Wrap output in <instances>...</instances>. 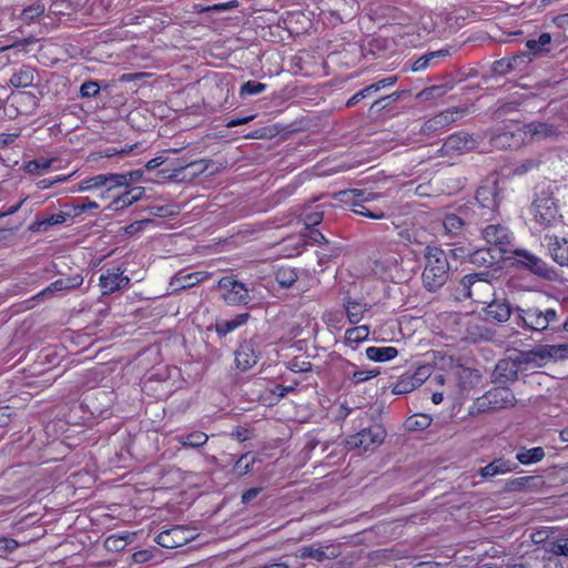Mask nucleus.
<instances>
[{"mask_svg":"<svg viewBox=\"0 0 568 568\" xmlns=\"http://www.w3.org/2000/svg\"><path fill=\"white\" fill-rule=\"evenodd\" d=\"M534 134L552 135L556 130L547 123H538L534 128Z\"/></svg>","mask_w":568,"mask_h":568,"instance_id":"obj_61","label":"nucleus"},{"mask_svg":"<svg viewBox=\"0 0 568 568\" xmlns=\"http://www.w3.org/2000/svg\"><path fill=\"white\" fill-rule=\"evenodd\" d=\"M536 477H518L506 484L508 490H524L530 487V483L535 481Z\"/></svg>","mask_w":568,"mask_h":568,"instance_id":"obj_48","label":"nucleus"},{"mask_svg":"<svg viewBox=\"0 0 568 568\" xmlns=\"http://www.w3.org/2000/svg\"><path fill=\"white\" fill-rule=\"evenodd\" d=\"M130 284V277L124 274V270L119 266L105 268L99 278V285L103 295L112 294L123 290Z\"/></svg>","mask_w":568,"mask_h":568,"instance_id":"obj_13","label":"nucleus"},{"mask_svg":"<svg viewBox=\"0 0 568 568\" xmlns=\"http://www.w3.org/2000/svg\"><path fill=\"white\" fill-rule=\"evenodd\" d=\"M298 558H312L318 562L327 559H334L337 557V552L333 546L317 547L315 545H308L301 547L296 555Z\"/></svg>","mask_w":568,"mask_h":568,"instance_id":"obj_17","label":"nucleus"},{"mask_svg":"<svg viewBox=\"0 0 568 568\" xmlns=\"http://www.w3.org/2000/svg\"><path fill=\"white\" fill-rule=\"evenodd\" d=\"M369 328L367 325H359L346 329L345 339L347 343H359L368 338Z\"/></svg>","mask_w":568,"mask_h":568,"instance_id":"obj_40","label":"nucleus"},{"mask_svg":"<svg viewBox=\"0 0 568 568\" xmlns=\"http://www.w3.org/2000/svg\"><path fill=\"white\" fill-rule=\"evenodd\" d=\"M483 236L485 241L490 244L489 247L496 248L497 247V225H487L483 230Z\"/></svg>","mask_w":568,"mask_h":568,"instance_id":"obj_56","label":"nucleus"},{"mask_svg":"<svg viewBox=\"0 0 568 568\" xmlns=\"http://www.w3.org/2000/svg\"><path fill=\"white\" fill-rule=\"evenodd\" d=\"M449 55V51L447 49H440L437 51H432L425 53L417 60H415L412 64L413 72H420L426 70L427 68L434 67L436 64V60L439 58H446Z\"/></svg>","mask_w":568,"mask_h":568,"instance_id":"obj_24","label":"nucleus"},{"mask_svg":"<svg viewBox=\"0 0 568 568\" xmlns=\"http://www.w3.org/2000/svg\"><path fill=\"white\" fill-rule=\"evenodd\" d=\"M544 552L555 557L568 558V538H551L549 541L545 542Z\"/></svg>","mask_w":568,"mask_h":568,"instance_id":"obj_28","label":"nucleus"},{"mask_svg":"<svg viewBox=\"0 0 568 568\" xmlns=\"http://www.w3.org/2000/svg\"><path fill=\"white\" fill-rule=\"evenodd\" d=\"M296 280L297 272L293 267L282 266L275 272V281L283 288L291 287L296 282Z\"/></svg>","mask_w":568,"mask_h":568,"instance_id":"obj_35","label":"nucleus"},{"mask_svg":"<svg viewBox=\"0 0 568 568\" xmlns=\"http://www.w3.org/2000/svg\"><path fill=\"white\" fill-rule=\"evenodd\" d=\"M523 364H525V362L523 361V357H520V353L515 354V356H509L508 358L500 359L499 384L503 381H515Z\"/></svg>","mask_w":568,"mask_h":568,"instance_id":"obj_15","label":"nucleus"},{"mask_svg":"<svg viewBox=\"0 0 568 568\" xmlns=\"http://www.w3.org/2000/svg\"><path fill=\"white\" fill-rule=\"evenodd\" d=\"M257 362V354L251 342L242 343L235 352L236 367L243 372L252 368Z\"/></svg>","mask_w":568,"mask_h":568,"instance_id":"obj_16","label":"nucleus"},{"mask_svg":"<svg viewBox=\"0 0 568 568\" xmlns=\"http://www.w3.org/2000/svg\"><path fill=\"white\" fill-rule=\"evenodd\" d=\"M365 355L373 362L383 363L397 357L398 349L393 346H369L365 349Z\"/></svg>","mask_w":568,"mask_h":568,"instance_id":"obj_23","label":"nucleus"},{"mask_svg":"<svg viewBox=\"0 0 568 568\" xmlns=\"http://www.w3.org/2000/svg\"><path fill=\"white\" fill-rule=\"evenodd\" d=\"M476 200L483 209L489 210L494 215L497 207V180H494L489 185L478 187Z\"/></svg>","mask_w":568,"mask_h":568,"instance_id":"obj_18","label":"nucleus"},{"mask_svg":"<svg viewBox=\"0 0 568 568\" xmlns=\"http://www.w3.org/2000/svg\"><path fill=\"white\" fill-rule=\"evenodd\" d=\"M134 536L135 532L114 534L104 540V546L110 551H121L128 542L132 541Z\"/></svg>","mask_w":568,"mask_h":568,"instance_id":"obj_31","label":"nucleus"},{"mask_svg":"<svg viewBox=\"0 0 568 568\" xmlns=\"http://www.w3.org/2000/svg\"><path fill=\"white\" fill-rule=\"evenodd\" d=\"M209 440V436L200 430H194L190 434H181L176 436V442L182 447L197 448L204 446Z\"/></svg>","mask_w":568,"mask_h":568,"instance_id":"obj_27","label":"nucleus"},{"mask_svg":"<svg viewBox=\"0 0 568 568\" xmlns=\"http://www.w3.org/2000/svg\"><path fill=\"white\" fill-rule=\"evenodd\" d=\"M403 92L395 91L388 95L375 100L371 109L382 110L385 109L389 103L397 101Z\"/></svg>","mask_w":568,"mask_h":568,"instance_id":"obj_51","label":"nucleus"},{"mask_svg":"<svg viewBox=\"0 0 568 568\" xmlns=\"http://www.w3.org/2000/svg\"><path fill=\"white\" fill-rule=\"evenodd\" d=\"M294 390H295L294 386H285V385H282V384H277V385L274 386L272 392L277 397L283 398L288 393L294 392Z\"/></svg>","mask_w":568,"mask_h":568,"instance_id":"obj_63","label":"nucleus"},{"mask_svg":"<svg viewBox=\"0 0 568 568\" xmlns=\"http://www.w3.org/2000/svg\"><path fill=\"white\" fill-rule=\"evenodd\" d=\"M255 457L250 453L243 454L235 463L233 467V473L237 477H242L250 473L255 464Z\"/></svg>","mask_w":568,"mask_h":568,"instance_id":"obj_38","label":"nucleus"},{"mask_svg":"<svg viewBox=\"0 0 568 568\" xmlns=\"http://www.w3.org/2000/svg\"><path fill=\"white\" fill-rule=\"evenodd\" d=\"M378 374H379L378 369H371V371L361 369V371H355L351 375V381L355 385H357L359 383H363V382H366V381H369V379L374 378Z\"/></svg>","mask_w":568,"mask_h":568,"instance_id":"obj_49","label":"nucleus"},{"mask_svg":"<svg viewBox=\"0 0 568 568\" xmlns=\"http://www.w3.org/2000/svg\"><path fill=\"white\" fill-rule=\"evenodd\" d=\"M475 146V140L471 135L465 132H457L450 134L444 142L443 148L447 153L449 152H466Z\"/></svg>","mask_w":568,"mask_h":568,"instance_id":"obj_14","label":"nucleus"},{"mask_svg":"<svg viewBox=\"0 0 568 568\" xmlns=\"http://www.w3.org/2000/svg\"><path fill=\"white\" fill-rule=\"evenodd\" d=\"M323 204H316L315 206H310L305 210L303 214V220L306 229L314 227L318 225L324 216V211L321 210Z\"/></svg>","mask_w":568,"mask_h":568,"instance_id":"obj_36","label":"nucleus"},{"mask_svg":"<svg viewBox=\"0 0 568 568\" xmlns=\"http://www.w3.org/2000/svg\"><path fill=\"white\" fill-rule=\"evenodd\" d=\"M36 70L32 67L23 65L10 78V84L14 88H29L33 84Z\"/></svg>","mask_w":568,"mask_h":568,"instance_id":"obj_25","label":"nucleus"},{"mask_svg":"<svg viewBox=\"0 0 568 568\" xmlns=\"http://www.w3.org/2000/svg\"><path fill=\"white\" fill-rule=\"evenodd\" d=\"M19 547V542L9 537H0V556L11 554Z\"/></svg>","mask_w":568,"mask_h":568,"instance_id":"obj_55","label":"nucleus"},{"mask_svg":"<svg viewBox=\"0 0 568 568\" xmlns=\"http://www.w3.org/2000/svg\"><path fill=\"white\" fill-rule=\"evenodd\" d=\"M386 432L381 425H373L361 429L346 439L348 448H359L364 452L377 448L385 439Z\"/></svg>","mask_w":568,"mask_h":568,"instance_id":"obj_7","label":"nucleus"},{"mask_svg":"<svg viewBox=\"0 0 568 568\" xmlns=\"http://www.w3.org/2000/svg\"><path fill=\"white\" fill-rule=\"evenodd\" d=\"M509 138L514 139L515 138V134L514 133H508L505 131L504 128H500L499 126V135H498V139H499V145H503V146H517L519 145V141L518 142H515V143H510L508 140Z\"/></svg>","mask_w":568,"mask_h":568,"instance_id":"obj_60","label":"nucleus"},{"mask_svg":"<svg viewBox=\"0 0 568 568\" xmlns=\"http://www.w3.org/2000/svg\"><path fill=\"white\" fill-rule=\"evenodd\" d=\"M507 266H516L548 281H554L558 277L556 268L526 248L499 247V268Z\"/></svg>","mask_w":568,"mask_h":568,"instance_id":"obj_1","label":"nucleus"},{"mask_svg":"<svg viewBox=\"0 0 568 568\" xmlns=\"http://www.w3.org/2000/svg\"><path fill=\"white\" fill-rule=\"evenodd\" d=\"M103 185H105V179H104L103 174H99V175L83 180L79 184L78 191L85 192V191H90L93 189H98Z\"/></svg>","mask_w":568,"mask_h":568,"instance_id":"obj_44","label":"nucleus"},{"mask_svg":"<svg viewBox=\"0 0 568 568\" xmlns=\"http://www.w3.org/2000/svg\"><path fill=\"white\" fill-rule=\"evenodd\" d=\"M375 93L372 84L367 85L366 88L357 91L355 94H353L346 102V106L351 108L357 104L359 101L373 97Z\"/></svg>","mask_w":568,"mask_h":568,"instance_id":"obj_46","label":"nucleus"},{"mask_svg":"<svg viewBox=\"0 0 568 568\" xmlns=\"http://www.w3.org/2000/svg\"><path fill=\"white\" fill-rule=\"evenodd\" d=\"M551 36L550 33L544 32L541 33L537 39H529L526 42V47L529 50V52L534 55H539L541 53H548L549 48L548 45L551 43Z\"/></svg>","mask_w":568,"mask_h":568,"instance_id":"obj_30","label":"nucleus"},{"mask_svg":"<svg viewBox=\"0 0 568 568\" xmlns=\"http://www.w3.org/2000/svg\"><path fill=\"white\" fill-rule=\"evenodd\" d=\"M444 234L449 239H457L465 233V221L457 214L447 213L443 217Z\"/></svg>","mask_w":568,"mask_h":568,"instance_id":"obj_21","label":"nucleus"},{"mask_svg":"<svg viewBox=\"0 0 568 568\" xmlns=\"http://www.w3.org/2000/svg\"><path fill=\"white\" fill-rule=\"evenodd\" d=\"M69 217H72V213L69 212H60L51 214L42 220H38L33 225L32 230L36 231H47L48 226L59 225L64 223Z\"/></svg>","mask_w":568,"mask_h":568,"instance_id":"obj_32","label":"nucleus"},{"mask_svg":"<svg viewBox=\"0 0 568 568\" xmlns=\"http://www.w3.org/2000/svg\"><path fill=\"white\" fill-rule=\"evenodd\" d=\"M551 538H549L548 536V531L542 529V530H537L535 531L532 535H531V540L534 544L536 545H540L541 546V549L545 551V542L546 541H549Z\"/></svg>","mask_w":568,"mask_h":568,"instance_id":"obj_59","label":"nucleus"},{"mask_svg":"<svg viewBox=\"0 0 568 568\" xmlns=\"http://www.w3.org/2000/svg\"><path fill=\"white\" fill-rule=\"evenodd\" d=\"M194 538V530L186 526H174L170 529L161 531L156 536L155 541L161 547L173 549L184 546Z\"/></svg>","mask_w":568,"mask_h":568,"instance_id":"obj_11","label":"nucleus"},{"mask_svg":"<svg viewBox=\"0 0 568 568\" xmlns=\"http://www.w3.org/2000/svg\"><path fill=\"white\" fill-rule=\"evenodd\" d=\"M82 283L83 277L81 275L62 277L48 285L44 290H42L39 293L38 296H44L47 294H54L57 292L75 288L79 287Z\"/></svg>","mask_w":568,"mask_h":568,"instance_id":"obj_22","label":"nucleus"},{"mask_svg":"<svg viewBox=\"0 0 568 568\" xmlns=\"http://www.w3.org/2000/svg\"><path fill=\"white\" fill-rule=\"evenodd\" d=\"M541 245L546 247L548 256L559 266L568 267V235L559 236L545 234Z\"/></svg>","mask_w":568,"mask_h":568,"instance_id":"obj_12","label":"nucleus"},{"mask_svg":"<svg viewBox=\"0 0 568 568\" xmlns=\"http://www.w3.org/2000/svg\"><path fill=\"white\" fill-rule=\"evenodd\" d=\"M145 189L143 186H134L126 190L123 194L115 197L109 205L108 209L111 211L123 210L133 203L138 202L144 195Z\"/></svg>","mask_w":568,"mask_h":568,"instance_id":"obj_19","label":"nucleus"},{"mask_svg":"<svg viewBox=\"0 0 568 568\" xmlns=\"http://www.w3.org/2000/svg\"><path fill=\"white\" fill-rule=\"evenodd\" d=\"M44 12V6L40 2L33 3L22 11V19L27 22H31L36 18L42 16Z\"/></svg>","mask_w":568,"mask_h":568,"instance_id":"obj_45","label":"nucleus"},{"mask_svg":"<svg viewBox=\"0 0 568 568\" xmlns=\"http://www.w3.org/2000/svg\"><path fill=\"white\" fill-rule=\"evenodd\" d=\"M552 22L556 27L560 29H568V13L559 14L552 19Z\"/></svg>","mask_w":568,"mask_h":568,"instance_id":"obj_64","label":"nucleus"},{"mask_svg":"<svg viewBox=\"0 0 568 568\" xmlns=\"http://www.w3.org/2000/svg\"><path fill=\"white\" fill-rule=\"evenodd\" d=\"M495 248L487 247V248H478L475 252L471 253L470 261L473 263H479L484 265H489L494 263V255L493 252Z\"/></svg>","mask_w":568,"mask_h":568,"instance_id":"obj_41","label":"nucleus"},{"mask_svg":"<svg viewBox=\"0 0 568 568\" xmlns=\"http://www.w3.org/2000/svg\"><path fill=\"white\" fill-rule=\"evenodd\" d=\"M100 92V87L95 81H85L80 87V94L83 98H93Z\"/></svg>","mask_w":568,"mask_h":568,"instance_id":"obj_53","label":"nucleus"},{"mask_svg":"<svg viewBox=\"0 0 568 568\" xmlns=\"http://www.w3.org/2000/svg\"><path fill=\"white\" fill-rule=\"evenodd\" d=\"M513 318L517 325L542 332L548 328L552 323L558 322V314L554 308L545 311L539 308L523 310L519 307L513 308L509 303H499V323Z\"/></svg>","mask_w":568,"mask_h":568,"instance_id":"obj_2","label":"nucleus"},{"mask_svg":"<svg viewBox=\"0 0 568 568\" xmlns=\"http://www.w3.org/2000/svg\"><path fill=\"white\" fill-rule=\"evenodd\" d=\"M473 288H475L476 293L494 291L488 281V273L481 272L465 275L456 288L457 298H471L474 296Z\"/></svg>","mask_w":568,"mask_h":568,"instance_id":"obj_10","label":"nucleus"},{"mask_svg":"<svg viewBox=\"0 0 568 568\" xmlns=\"http://www.w3.org/2000/svg\"><path fill=\"white\" fill-rule=\"evenodd\" d=\"M514 240V233L499 224V247L507 248L506 246L511 245Z\"/></svg>","mask_w":568,"mask_h":568,"instance_id":"obj_57","label":"nucleus"},{"mask_svg":"<svg viewBox=\"0 0 568 568\" xmlns=\"http://www.w3.org/2000/svg\"><path fill=\"white\" fill-rule=\"evenodd\" d=\"M323 321L325 324L332 328L341 329L344 323V315L342 312H325L323 314Z\"/></svg>","mask_w":568,"mask_h":568,"instance_id":"obj_43","label":"nucleus"},{"mask_svg":"<svg viewBox=\"0 0 568 568\" xmlns=\"http://www.w3.org/2000/svg\"><path fill=\"white\" fill-rule=\"evenodd\" d=\"M266 90V84L256 81H246L241 85L240 95H256Z\"/></svg>","mask_w":568,"mask_h":568,"instance_id":"obj_42","label":"nucleus"},{"mask_svg":"<svg viewBox=\"0 0 568 568\" xmlns=\"http://www.w3.org/2000/svg\"><path fill=\"white\" fill-rule=\"evenodd\" d=\"M398 78L397 75H390L387 78H384L375 83L372 84L375 93L379 92L384 88L393 87L397 82Z\"/></svg>","mask_w":568,"mask_h":568,"instance_id":"obj_58","label":"nucleus"},{"mask_svg":"<svg viewBox=\"0 0 568 568\" xmlns=\"http://www.w3.org/2000/svg\"><path fill=\"white\" fill-rule=\"evenodd\" d=\"M152 558V554L149 550H139L132 555V560L136 564H143Z\"/></svg>","mask_w":568,"mask_h":568,"instance_id":"obj_62","label":"nucleus"},{"mask_svg":"<svg viewBox=\"0 0 568 568\" xmlns=\"http://www.w3.org/2000/svg\"><path fill=\"white\" fill-rule=\"evenodd\" d=\"M64 206L70 209L72 216H77L89 210L99 209V204L95 201H91L89 197H79L74 200L72 204H65Z\"/></svg>","mask_w":568,"mask_h":568,"instance_id":"obj_37","label":"nucleus"},{"mask_svg":"<svg viewBox=\"0 0 568 568\" xmlns=\"http://www.w3.org/2000/svg\"><path fill=\"white\" fill-rule=\"evenodd\" d=\"M420 386V379L413 382L409 374L403 375L394 385L395 394H407Z\"/></svg>","mask_w":568,"mask_h":568,"instance_id":"obj_39","label":"nucleus"},{"mask_svg":"<svg viewBox=\"0 0 568 568\" xmlns=\"http://www.w3.org/2000/svg\"><path fill=\"white\" fill-rule=\"evenodd\" d=\"M219 290L230 305L247 304L250 301L247 287L231 276H224L219 281Z\"/></svg>","mask_w":568,"mask_h":568,"instance_id":"obj_9","label":"nucleus"},{"mask_svg":"<svg viewBox=\"0 0 568 568\" xmlns=\"http://www.w3.org/2000/svg\"><path fill=\"white\" fill-rule=\"evenodd\" d=\"M516 398L513 392L506 387L499 386V408L513 406Z\"/></svg>","mask_w":568,"mask_h":568,"instance_id":"obj_54","label":"nucleus"},{"mask_svg":"<svg viewBox=\"0 0 568 568\" xmlns=\"http://www.w3.org/2000/svg\"><path fill=\"white\" fill-rule=\"evenodd\" d=\"M425 266L422 274L424 286L429 292L440 288L448 278L449 262L445 251L438 246L427 245L424 253Z\"/></svg>","mask_w":568,"mask_h":568,"instance_id":"obj_5","label":"nucleus"},{"mask_svg":"<svg viewBox=\"0 0 568 568\" xmlns=\"http://www.w3.org/2000/svg\"><path fill=\"white\" fill-rule=\"evenodd\" d=\"M531 221L535 223L534 227H539V231L547 230L556 226L561 222L556 201L548 190H540L536 193L534 201L530 205Z\"/></svg>","mask_w":568,"mask_h":568,"instance_id":"obj_6","label":"nucleus"},{"mask_svg":"<svg viewBox=\"0 0 568 568\" xmlns=\"http://www.w3.org/2000/svg\"><path fill=\"white\" fill-rule=\"evenodd\" d=\"M406 425L410 430H422L430 425V418L426 415L410 417L408 418Z\"/></svg>","mask_w":568,"mask_h":568,"instance_id":"obj_47","label":"nucleus"},{"mask_svg":"<svg viewBox=\"0 0 568 568\" xmlns=\"http://www.w3.org/2000/svg\"><path fill=\"white\" fill-rule=\"evenodd\" d=\"M105 179V185L109 184L110 189L118 186H129L126 183V175L124 173H109L103 174Z\"/></svg>","mask_w":568,"mask_h":568,"instance_id":"obj_52","label":"nucleus"},{"mask_svg":"<svg viewBox=\"0 0 568 568\" xmlns=\"http://www.w3.org/2000/svg\"><path fill=\"white\" fill-rule=\"evenodd\" d=\"M549 345H539L528 353H520V357L525 364L535 363L541 366L545 361L549 359Z\"/></svg>","mask_w":568,"mask_h":568,"instance_id":"obj_33","label":"nucleus"},{"mask_svg":"<svg viewBox=\"0 0 568 568\" xmlns=\"http://www.w3.org/2000/svg\"><path fill=\"white\" fill-rule=\"evenodd\" d=\"M549 359L558 361L568 358V344L549 345Z\"/></svg>","mask_w":568,"mask_h":568,"instance_id":"obj_50","label":"nucleus"},{"mask_svg":"<svg viewBox=\"0 0 568 568\" xmlns=\"http://www.w3.org/2000/svg\"><path fill=\"white\" fill-rule=\"evenodd\" d=\"M462 115L463 111L458 109H447L425 121L420 128V132L427 136L440 134L447 131Z\"/></svg>","mask_w":568,"mask_h":568,"instance_id":"obj_8","label":"nucleus"},{"mask_svg":"<svg viewBox=\"0 0 568 568\" xmlns=\"http://www.w3.org/2000/svg\"><path fill=\"white\" fill-rule=\"evenodd\" d=\"M545 457V450L542 447H532L529 449L521 448L516 454V459L523 465H531L540 462Z\"/></svg>","mask_w":568,"mask_h":568,"instance_id":"obj_34","label":"nucleus"},{"mask_svg":"<svg viewBox=\"0 0 568 568\" xmlns=\"http://www.w3.org/2000/svg\"><path fill=\"white\" fill-rule=\"evenodd\" d=\"M344 194L347 196V202L352 205V211L357 215L372 220H382L392 211L386 199L379 193L353 189Z\"/></svg>","mask_w":568,"mask_h":568,"instance_id":"obj_4","label":"nucleus"},{"mask_svg":"<svg viewBox=\"0 0 568 568\" xmlns=\"http://www.w3.org/2000/svg\"><path fill=\"white\" fill-rule=\"evenodd\" d=\"M57 161L55 158H39L24 163L23 170L29 174H43Z\"/></svg>","mask_w":568,"mask_h":568,"instance_id":"obj_29","label":"nucleus"},{"mask_svg":"<svg viewBox=\"0 0 568 568\" xmlns=\"http://www.w3.org/2000/svg\"><path fill=\"white\" fill-rule=\"evenodd\" d=\"M248 313H241L235 315L231 320H224L216 323L215 329L220 336H226L229 333L235 331L236 328L243 326L248 321Z\"/></svg>","mask_w":568,"mask_h":568,"instance_id":"obj_26","label":"nucleus"},{"mask_svg":"<svg viewBox=\"0 0 568 568\" xmlns=\"http://www.w3.org/2000/svg\"><path fill=\"white\" fill-rule=\"evenodd\" d=\"M398 244H387L374 260L372 271L384 282L402 283L410 278V271L403 265V257Z\"/></svg>","mask_w":568,"mask_h":568,"instance_id":"obj_3","label":"nucleus"},{"mask_svg":"<svg viewBox=\"0 0 568 568\" xmlns=\"http://www.w3.org/2000/svg\"><path fill=\"white\" fill-rule=\"evenodd\" d=\"M343 308L348 323L355 325L363 320L364 314L369 311L371 306L367 303L345 297L343 300Z\"/></svg>","mask_w":568,"mask_h":568,"instance_id":"obj_20","label":"nucleus"}]
</instances>
